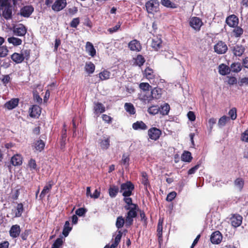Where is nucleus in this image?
Here are the masks:
<instances>
[{"instance_id":"f257e3e1","label":"nucleus","mask_w":248,"mask_h":248,"mask_svg":"<svg viewBox=\"0 0 248 248\" xmlns=\"http://www.w3.org/2000/svg\"><path fill=\"white\" fill-rule=\"evenodd\" d=\"M123 200L126 203L124 208L128 211L125 217V227H129L133 224L134 218L137 216L139 207L137 204L133 203L132 198L129 197H124Z\"/></svg>"},{"instance_id":"f03ea898","label":"nucleus","mask_w":248,"mask_h":248,"mask_svg":"<svg viewBox=\"0 0 248 248\" xmlns=\"http://www.w3.org/2000/svg\"><path fill=\"white\" fill-rule=\"evenodd\" d=\"M134 187V185L131 182L127 181L121 184L120 192L122 193L124 197H129L132 195Z\"/></svg>"},{"instance_id":"7ed1b4c3","label":"nucleus","mask_w":248,"mask_h":248,"mask_svg":"<svg viewBox=\"0 0 248 248\" xmlns=\"http://www.w3.org/2000/svg\"><path fill=\"white\" fill-rule=\"evenodd\" d=\"M159 3L157 0H149L145 3V7L148 14H154L159 11Z\"/></svg>"},{"instance_id":"20e7f679","label":"nucleus","mask_w":248,"mask_h":248,"mask_svg":"<svg viewBox=\"0 0 248 248\" xmlns=\"http://www.w3.org/2000/svg\"><path fill=\"white\" fill-rule=\"evenodd\" d=\"M247 47L242 44H236L234 46L230 47V49L235 57H240L245 53Z\"/></svg>"},{"instance_id":"39448f33","label":"nucleus","mask_w":248,"mask_h":248,"mask_svg":"<svg viewBox=\"0 0 248 248\" xmlns=\"http://www.w3.org/2000/svg\"><path fill=\"white\" fill-rule=\"evenodd\" d=\"M214 51L218 54H223L226 53L228 48L226 44L222 41H219L214 46Z\"/></svg>"},{"instance_id":"423d86ee","label":"nucleus","mask_w":248,"mask_h":248,"mask_svg":"<svg viewBox=\"0 0 248 248\" xmlns=\"http://www.w3.org/2000/svg\"><path fill=\"white\" fill-rule=\"evenodd\" d=\"M161 134V130L155 127L150 128L148 131L149 138L155 141L158 140Z\"/></svg>"},{"instance_id":"0eeeda50","label":"nucleus","mask_w":248,"mask_h":248,"mask_svg":"<svg viewBox=\"0 0 248 248\" xmlns=\"http://www.w3.org/2000/svg\"><path fill=\"white\" fill-rule=\"evenodd\" d=\"M230 219L231 225L234 228H237L242 224L243 217L238 214H232Z\"/></svg>"},{"instance_id":"6e6552de","label":"nucleus","mask_w":248,"mask_h":248,"mask_svg":"<svg viewBox=\"0 0 248 248\" xmlns=\"http://www.w3.org/2000/svg\"><path fill=\"white\" fill-rule=\"evenodd\" d=\"M66 0H56L51 6V8L54 12H58L66 7Z\"/></svg>"},{"instance_id":"1a4fd4ad","label":"nucleus","mask_w":248,"mask_h":248,"mask_svg":"<svg viewBox=\"0 0 248 248\" xmlns=\"http://www.w3.org/2000/svg\"><path fill=\"white\" fill-rule=\"evenodd\" d=\"M27 32V28L23 24H19L14 28V33L18 36H24Z\"/></svg>"},{"instance_id":"9d476101","label":"nucleus","mask_w":248,"mask_h":248,"mask_svg":"<svg viewBox=\"0 0 248 248\" xmlns=\"http://www.w3.org/2000/svg\"><path fill=\"white\" fill-rule=\"evenodd\" d=\"M189 24L193 29L197 31H199L202 26L203 25V23L199 17H193L190 19Z\"/></svg>"},{"instance_id":"9b49d317","label":"nucleus","mask_w":248,"mask_h":248,"mask_svg":"<svg viewBox=\"0 0 248 248\" xmlns=\"http://www.w3.org/2000/svg\"><path fill=\"white\" fill-rule=\"evenodd\" d=\"M34 11V8L32 5H26L20 9V15L24 17H29Z\"/></svg>"},{"instance_id":"f8f14e48","label":"nucleus","mask_w":248,"mask_h":248,"mask_svg":"<svg viewBox=\"0 0 248 248\" xmlns=\"http://www.w3.org/2000/svg\"><path fill=\"white\" fill-rule=\"evenodd\" d=\"M222 240V235L219 231L214 232L211 235L210 241L213 244H219Z\"/></svg>"},{"instance_id":"ddd939ff","label":"nucleus","mask_w":248,"mask_h":248,"mask_svg":"<svg viewBox=\"0 0 248 248\" xmlns=\"http://www.w3.org/2000/svg\"><path fill=\"white\" fill-rule=\"evenodd\" d=\"M225 22L229 27L234 28L238 25L239 19L236 16L231 15L226 18Z\"/></svg>"},{"instance_id":"4468645a","label":"nucleus","mask_w":248,"mask_h":248,"mask_svg":"<svg viewBox=\"0 0 248 248\" xmlns=\"http://www.w3.org/2000/svg\"><path fill=\"white\" fill-rule=\"evenodd\" d=\"M138 96V99L145 104L152 101L151 93L149 91L141 92Z\"/></svg>"},{"instance_id":"2eb2a0df","label":"nucleus","mask_w":248,"mask_h":248,"mask_svg":"<svg viewBox=\"0 0 248 248\" xmlns=\"http://www.w3.org/2000/svg\"><path fill=\"white\" fill-rule=\"evenodd\" d=\"M2 11V16L5 19H10L12 17V7L10 4L3 7V9L1 10Z\"/></svg>"},{"instance_id":"dca6fc26","label":"nucleus","mask_w":248,"mask_h":248,"mask_svg":"<svg viewBox=\"0 0 248 248\" xmlns=\"http://www.w3.org/2000/svg\"><path fill=\"white\" fill-rule=\"evenodd\" d=\"M41 112V108L37 105H32L31 108L29 109L30 116L31 118L38 117Z\"/></svg>"},{"instance_id":"f3484780","label":"nucleus","mask_w":248,"mask_h":248,"mask_svg":"<svg viewBox=\"0 0 248 248\" xmlns=\"http://www.w3.org/2000/svg\"><path fill=\"white\" fill-rule=\"evenodd\" d=\"M54 183L53 182V181L51 180V181H49L47 183L46 185L44 187V188H43L42 191H41V194L39 196L41 200H42L45 197L46 193H48L50 191V190L52 187V186L54 185Z\"/></svg>"},{"instance_id":"a211bd4d","label":"nucleus","mask_w":248,"mask_h":248,"mask_svg":"<svg viewBox=\"0 0 248 248\" xmlns=\"http://www.w3.org/2000/svg\"><path fill=\"white\" fill-rule=\"evenodd\" d=\"M19 99L17 98H12L4 104V108L9 110L16 108L19 104Z\"/></svg>"},{"instance_id":"6ab92c4d","label":"nucleus","mask_w":248,"mask_h":248,"mask_svg":"<svg viewBox=\"0 0 248 248\" xmlns=\"http://www.w3.org/2000/svg\"><path fill=\"white\" fill-rule=\"evenodd\" d=\"M21 230L19 225L16 224L13 225L9 231V233L11 237L13 238L17 237L20 233Z\"/></svg>"},{"instance_id":"aec40b11","label":"nucleus","mask_w":248,"mask_h":248,"mask_svg":"<svg viewBox=\"0 0 248 248\" xmlns=\"http://www.w3.org/2000/svg\"><path fill=\"white\" fill-rule=\"evenodd\" d=\"M128 47L132 51H140L141 49V45L137 40L131 41L128 44Z\"/></svg>"},{"instance_id":"412c9836","label":"nucleus","mask_w":248,"mask_h":248,"mask_svg":"<svg viewBox=\"0 0 248 248\" xmlns=\"http://www.w3.org/2000/svg\"><path fill=\"white\" fill-rule=\"evenodd\" d=\"M110 137L104 136L102 139L100 140L99 145L102 150H107L110 146Z\"/></svg>"},{"instance_id":"4be33fe9","label":"nucleus","mask_w":248,"mask_h":248,"mask_svg":"<svg viewBox=\"0 0 248 248\" xmlns=\"http://www.w3.org/2000/svg\"><path fill=\"white\" fill-rule=\"evenodd\" d=\"M98 76L99 79L98 80L95 81L96 83H98L100 81L107 80L109 78L110 73L107 70H104L103 71L99 73L98 75H96L95 77H97Z\"/></svg>"},{"instance_id":"5701e85b","label":"nucleus","mask_w":248,"mask_h":248,"mask_svg":"<svg viewBox=\"0 0 248 248\" xmlns=\"http://www.w3.org/2000/svg\"><path fill=\"white\" fill-rule=\"evenodd\" d=\"M151 97L152 100L154 99H158L161 98L162 90L161 88L158 87H155L153 89H151Z\"/></svg>"},{"instance_id":"b1692460","label":"nucleus","mask_w":248,"mask_h":248,"mask_svg":"<svg viewBox=\"0 0 248 248\" xmlns=\"http://www.w3.org/2000/svg\"><path fill=\"white\" fill-rule=\"evenodd\" d=\"M85 50L92 57H94L96 55V50L92 43L87 42L86 43Z\"/></svg>"},{"instance_id":"393cba45","label":"nucleus","mask_w":248,"mask_h":248,"mask_svg":"<svg viewBox=\"0 0 248 248\" xmlns=\"http://www.w3.org/2000/svg\"><path fill=\"white\" fill-rule=\"evenodd\" d=\"M12 60L16 64L22 62L24 60V57L21 53H14L11 55Z\"/></svg>"},{"instance_id":"a878e982","label":"nucleus","mask_w":248,"mask_h":248,"mask_svg":"<svg viewBox=\"0 0 248 248\" xmlns=\"http://www.w3.org/2000/svg\"><path fill=\"white\" fill-rule=\"evenodd\" d=\"M163 219L159 218L157 227V232L158 242L160 243L162 241V231H163Z\"/></svg>"},{"instance_id":"bb28decb","label":"nucleus","mask_w":248,"mask_h":248,"mask_svg":"<svg viewBox=\"0 0 248 248\" xmlns=\"http://www.w3.org/2000/svg\"><path fill=\"white\" fill-rule=\"evenodd\" d=\"M10 162L14 166L21 165L22 163V157L21 155L16 154L12 157Z\"/></svg>"},{"instance_id":"cd10ccee","label":"nucleus","mask_w":248,"mask_h":248,"mask_svg":"<svg viewBox=\"0 0 248 248\" xmlns=\"http://www.w3.org/2000/svg\"><path fill=\"white\" fill-rule=\"evenodd\" d=\"M230 72V67L226 64L222 63L219 65L218 72L220 75L225 76L229 74Z\"/></svg>"},{"instance_id":"c85d7f7f","label":"nucleus","mask_w":248,"mask_h":248,"mask_svg":"<svg viewBox=\"0 0 248 248\" xmlns=\"http://www.w3.org/2000/svg\"><path fill=\"white\" fill-rule=\"evenodd\" d=\"M119 191V187L117 186L112 185L110 186L108 188V194L110 197L111 198H115Z\"/></svg>"},{"instance_id":"c756f323","label":"nucleus","mask_w":248,"mask_h":248,"mask_svg":"<svg viewBox=\"0 0 248 248\" xmlns=\"http://www.w3.org/2000/svg\"><path fill=\"white\" fill-rule=\"evenodd\" d=\"M181 160L186 162H191L193 157L192 156L191 153L187 151H185L181 155Z\"/></svg>"},{"instance_id":"7c9ffc66","label":"nucleus","mask_w":248,"mask_h":248,"mask_svg":"<svg viewBox=\"0 0 248 248\" xmlns=\"http://www.w3.org/2000/svg\"><path fill=\"white\" fill-rule=\"evenodd\" d=\"M132 127L134 130H146L147 126L142 121H137L133 124Z\"/></svg>"},{"instance_id":"2f4dec72","label":"nucleus","mask_w":248,"mask_h":248,"mask_svg":"<svg viewBox=\"0 0 248 248\" xmlns=\"http://www.w3.org/2000/svg\"><path fill=\"white\" fill-rule=\"evenodd\" d=\"M162 40L161 38L155 37L153 39L152 42V46L155 50H158L161 46Z\"/></svg>"},{"instance_id":"473e14b6","label":"nucleus","mask_w":248,"mask_h":248,"mask_svg":"<svg viewBox=\"0 0 248 248\" xmlns=\"http://www.w3.org/2000/svg\"><path fill=\"white\" fill-rule=\"evenodd\" d=\"M143 74L146 78L149 80L154 79L155 77L153 70L149 67H147L145 69Z\"/></svg>"},{"instance_id":"72a5a7b5","label":"nucleus","mask_w":248,"mask_h":248,"mask_svg":"<svg viewBox=\"0 0 248 248\" xmlns=\"http://www.w3.org/2000/svg\"><path fill=\"white\" fill-rule=\"evenodd\" d=\"M125 110L130 115H133L136 113L135 108L131 103H125L124 106Z\"/></svg>"},{"instance_id":"f704fd0d","label":"nucleus","mask_w":248,"mask_h":248,"mask_svg":"<svg viewBox=\"0 0 248 248\" xmlns=\"http://www.w3.org/2000/svg\"><path fill=\"white\" fill-rule=\"evenodd\" d=\"M95 66L91 62H87L85 64V70L89 74H93L95 70Z\"/></svg>"},{"instance_id":"c9c22d12","label":"nucleus","mask_w":248,"mask_h":248,"mask_svg":"<svg viewBox=\"0 0 248 248\" xmlns=\"http://www.w3.org/2000/svg\"><path fill=\"white\" fill-rule=\"evenodd\" d=\"M232 31L233 36L235 38L240 37L244 33V30L240 26H235Z\"/></svg>"},{"instance_id":"e433bc0d","label":"nucleus","mask_w":248,"mask_h":248,"mask_svg":"<svg viewBox=\"0 0 248 248\" xmlns=\"http://www.w3.org/2000/svg\"><path fill=\"white\" fill-rule=\"evenodd\" d=\"M230 71L234 73H238L242 69L241 63L239 62H233L231 64L230 67Z\"/></svg>"},{"instance_id":"4c0bfd02","label":"nucleus","mask_w":248,"mask_h":248,"mask_svg":"<svg viewBox=\"0 0 248 248\" xmlns=\"http://www.w3.org/2000/svg\"><path fill=\"white\" fill-rule=\"evenodd\" d=\"M161 3L165 7L172 9L176 8L178 5L172 2L170 0H161Z\"/></svg>"},{"instance_id":"58836bf2","label":"nucleus","mask_w":248,"mask_h":248,"mask_svg":"<svg viewBox=\"0 0 248 248\" xmlns=\"http://www.w3.org/2000/svg\"><path fill=\"white\" fill-rule=\"evenodd\" d=\"M10 44H12L14 46H17L21 45L22 41L21 39L15 37H9L7 39Z\"/></svg>"},{"instance_id":"ea45409f","label":"nucleus","mask_w":248,"mask_h":248,"mask_svg":"<svg viewBox=\"0 0 248 248\" xmlns=\"http://www.w3.org/2000/svg\"><path fill=\"white\" fill-rule=\"evenodd\" d=\"M24 211L23 205L22 203H17L15 209V217H19Z\"/></svg>"},{"instance_id":"a19ab883","label":"nucleus","mask_w":248,"mask_h":248,"mask_svg":"<svg viewBox=\"0 0 248 248\" xmlns=\"http://www.w3.org/2000/svg\"><path fill=\"white\" fill-rule=\"evenodd\" d=\"M124 224H125V219H124L123 216L117 217L115 225L118 229L122 228Z\"/></svg>"},{"instance_id":"79ce46f5","label":"nucleus","mask_w":248,"mask_h":248,"mask_svg":"<svg viewBox=\"0 0 248 248\" xmlns=\"http://www.w3.org/2000/svg\"><path fill=\"white\" fill-rule=\"evenodd\" d=\"M94 111L96 113H102L105 111V108L101 103H96L94 107Z\"/></svg>"},{"instance_id":"37998d69","label":"nucleus","mask_w":248,"mask_h":248,"mask_svg":"<svg viewBox=\"0 0 248 248\" xmlns=\"http://www.w3.org/2000/svg\"><path fill=\"white\" fill-rule=\"evenodd\" d=\"M72 227H70V223L69 221H66L64 225L62 231V234L66 237L68 235L69 232L71 231Z\"/></svg>"},{"instance_id":"c03bdc74","label":"nucleus","mask_w":248,"mask_h":248,"mask_svg":"<svg viewBox=\"0 0 248 248\" xmlns=\"http://www.w3.org/2000/svg\"><path fill=\"white\" fill-rule=\"evenodd\" d=\"M139 88L141 92H147L151 90L152 86L147 82H141L139 84Z\"/></svg>"},{"instance_id":"a18cd8bd","label":"nucleus","mask_w":248,"mask_h":248,"mask_svg":"<svg viewBox=\"0 0 248 248\" xmlns=\"http://www.w3.org/2000/svg\"><path fill=\"white\" fill-rule=\"evenodd\" d=\"M234 184L235 186L241 191L244 187V181L241 178H237L235 180Z\"/></svg>"},{"instance_id":"49530a36","label":"nucleus","mask_w":248,"mask_h":248,"mask_svg":"<svg viewBox=\"0 0 248 248\" xmlns=\"http://www.w3.org/2000/svg\"><path fill=\"white\" fill-rule=\"evenodd\" d=\"M170 109V107L169 104H165L160 108L159 112L163 115H168Z\"/></svg>"},{"instance_id":"de8ad7c7","label":"nucleus","mask_w":248,"mask_h":248,"mask_svg":"<svg viewBox=\"0 0 248 248\" xmlns=\"http://www.w3.org/2000/svg\"><path fill=\"white\" fill-rule=\"evenodd\" d=\"M230 120V118L225 115L219 118L218 122V125L221 127L225 125L228 121Z\"/></svg>"},{"instance_id":"09e8293b","label":"nucleus","mask_w":248,"mask_h":248,"mask_svg":"<svg viewBox=\"0 0 248 248\" xmlns=\"http://www.w3.org/2000/svg\"><path fill=\"white\" fill-rule=\"evenodd\" d=\"M45 146V142L41 140H37L35 143V148L39 152L42 151L44 149Z\"/></svg>"},{"instance_id":"8fccbe9b","label":"nucleus","mask_w":248,"mask_h":248,"mask_svg":"<svg viewBox=\"0 0 248 248\" xmlns=\"http://www.w3.org/2000/svg\"><path fill=\"white\" fill-rule=\"evenodd\" d=\"M160 108L158 106H152L148 108V112L152 115L157 114L159 112Z\"/></svg>"},{"instance_id":"3c124183","label":"nucleus","mask_w":248,"mask_h":248,"mask_svg":"<svg viewBox=\"0 0 248 248\" xmlns=\"http://www.w3.org/2000/svg\"><path fill=\"white\" fill-rule=\"evenodd\" d=\"M130 161L129 155L124 153L123 155L121 161V163L122 165H124L126 167H128L129 166V162Z\"/></svg>"},{"instance_id":"603ef678","label":"nucleus","mask_w":248,"mask_h":248,"mask_svg":"<svg viewBox=\"0 0 248 248\" xmlns=\"http://www.w3.org/2000/svg\"><path fill=\"white\" fill-rule=\"evenodd\" d=\"M145 62L144 58L141 55H138L135 59V63L139 66H141L143 65Z\"/></svg>"},{"instance_id":"864d4df0","label":"nucleus","mask_w":248,"mask_h":248,"mask_svg":"<svg viewBox=\"0 0 248 248\" xmlns=\"http://www.w3.org/2000/svg\"><path fill=\"white\" fill-rule=\"evenodd\" d=\"M241 139L243 141L248 142V128L242 133ZM244 157L248 158V151L247 154L245 155Z\"/></svg>"},{"instance_id":"5fc2aeb1","label":"nucleus","mask_w":248,"mask_h":248,"mask_svg":"<svg viewBox=\"0 0 248 248\" xmlns=\"http://www.w3.org/2000/svg\"><path fill=\"white\" fill-rule=\"evenodd\" d=\"M9 50L5 46H0V58H4L8 55Z\"/></svg>"},{"instance_id":"6e6d98bb","label":"nucleus","mask_w":248,"mask_h":248,"mask_svg":"<svg viewBox=\"0 0 248 248\" xmlns=\"http://www.w3.org/2000/svg\"><path fill=\"white\" fill-rule=\"evenodd\" d=\"M123 232L121 231H118V234L116 235L114 239V242L113 244L116 248L119 245L120 242L121 241V238L122 237Z\"/></svg>"},{"instance_id":"4d7b16f0","label":"nucleus","mask_w":248,"mask_h":248,"mask_svg":"<svg viewBox=\"0 0 248 248\" xmlns=\"http://www.w3.org/2000/svg\"><path fill=\"white\" fill-rule=\"evenodd\" d=\"M228 115L230 116V119L234 120L237 118V109L235 108H231L228 112Z\"/></svg>"},{"instance_id":"13d9d810","label":"nucleus","mask_w":248,"mask_h":248,"mask_svg":"<svg viewBox=\"0 0 248 248\" xmlns=\"http://www.w3.org/2000/svg\"><path fill=\"white\" fill-rule=\"evenodd\" d=\"M28 166L30 169V170H36L37 165L35 159L31 158L28 162Z\"/></svg>"},{"instance_id":"bf43d9fd","label":"nucleus","mask_w":248,"mask_h":248,"mask_svg":"<svg viewBox=\"0 0 248 248\" xmlns=\"http://www.w3.org/2000/svg\"><path fill=\"white\" fill-rule=\"evenodd\" d=\"M31 231L30 229L25 230L22 232L20 235V237L23 240H26L28 237V236L31 234Z\"/></svg>"},{"instance_id":"052dcab7","label":"nucleus","mask_w":248,"mask_h":248,"mask_svg":"<svg viewBox=\"0 0 248 248\" xmlns=\"http://www.w3.org/2000/svg\"><path fill=\"white\" fill-rule=\"evenodd\" d=\"M80 23L79 17L73 18L70 23V26L72 28H77Z\"/></svg>"},{"instance_id":"680f3d73","label":"nucleus","mask_w":248,"mask_h":248,"mask_svg":"<svg viewBox=\"0 0 248 248\" xmlns=\"http://www.w3.org/2000/svg\"><path fill=\"white\" fill-rule=\"evenodd\" d=\"M142 176V184L145 186H147L149 184L147 174L146 172H141Z\"/></svg>"},{"instance_id":"e2e57ef3","label":"nucleus","mask_w":248,"mask_h":248,"mask_svg":"<svg viewBox=\"0 0 248 248\" xmlns=\"http://www.w3.org/2000/svg\"><path fill=\"white\" fill-rule=\"evenodd\" d=\"M121 23L120 22H118L117 24L113 27L109 28L108 29V31L110 33H112L113 32H116L121 27Z\"/></svg>"},{"instance_id":"0e129e2a","label":"nucleus","mask_w":248,"mask_h":248,"mask_svg":"<svg viewBox=\"0 0 248 248\" xmlns=\"http://www.w3.org/2000/svg\"><path fill=\"white\" fill-rule=\"evenodd\" d=\"M140 215L141 218V221L144 222V225H147V218L146 217L145 214L143 210H140Z\"/></svg>"},{"instance_id":"69168bd1","label":"nucleus","mask_w":248,"mask_h":248,"mask_svg":"<svg viewBox=\"0 0 248 248\" xmlns=\"http://www.w3.org/2000/svg\"><path fill=\"white\" fill-rule=\"evenodd\" d=\"M176 192L175 191L170 192L167 196L166 201L171 202L176 197Z\"/></svg>"},{"instance_id":"338daca9","label":"nucleus","mask_w":248,"mask_h":248,"mask_svg":"<svg viewBox=\"0 0 248 248\" xmlns=\"http://www.w3.org/2000/svg\"><path fill=\"white\" fill-rule=\"evenodd\" d=\"M200 166V164H198L196 165L190 169L187 172V174L188 175H191L195 173V172L198 170Z\"/></svg>"},{"instance_id":"774afa93","label":"nucleus","mask_w":248,"mask_h":248,"mask_svg":"<svg viewBox=\"0 0 248 248\" xmlns=\"http://www.w3.org/2000/svg\"><path fill=\"white\" fill-rule=\"evenodd\" d=\"M238 84L240 86L248 85V78L245 77L241 78L238 81Z\"/></svg>"}]
</instances>
